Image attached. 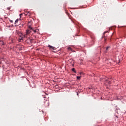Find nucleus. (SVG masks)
<instances>
[{
  "label": "nucleus",
  "instance_id": "1",
  "mask_svg": "<svg viewBox=\"0 0 126 126\" xmlns=\"http://www.w3.org/2000/svg\"><path fill=\"white\" fill-rule=\"evenodd\" d=\"M32 32V30H28L27 31V33L25 35V37H27V35H29Z\"/></svg>",
  "mask_w": 126,
  "mask_h": 126
},
{
  "label": "nucleus",
  "instance_id": "2",
  "mask_svg": "<svg viewBox=\"0 0 126 126\" xmlns=\"http://www.w3.org/2000/svg\"><path fill=\"white\" fill-rule=\"evenodd\" d=\"M67 50L68 51H71V52H73V50H72V48L70 47H68Z\"/></svg>",
  "mask_w": 126,
  "mask_h": 126
},
{
  "label": "nucleus",
  "instance_id": "3",
  "mask_svg": "<svg viewBox=\"0 0 126 126\" xmlns=\"http://www.w3.org/2000/svg\"><path fill=\"white\" fill-rule=\"evenodd\" d=\"M48 47L49 48V49H53V50H55V47H53L50 45H48Z\"/></svg>",
  "mask_w": 126,
  "mask_h": 126
},
{
  "label": "nucleus",
  "instance_id": "4",
  "mask_svg": "<svg viewBox=\"0 0 126 126\" xmlns=\"http://www.w3.org/2000/svg\"><path fill=\"white\" fill-rule=\"evenodd\" d=\"M0 45H4V43L3 42V41L0 40Z\"/></svg>",
  "mask_w": 126,
  "mask_h": 126
},
{
  "label": "nucleus",
  "instance_id": "5",
  "mask_svg": "<svg viewBox=\"0 0 126 126\" xmlns=\"http://www.w3.org/2000/svg\"><path fill=\"white\" fill-rule=\"evenodd\" d=\"M72 71H73L74 73H76V71H75V68H72Z\"/></svg>",
  "mask_w": 126,
  "mask_h": 126
},
{
  "label": "nucleus",
  "instance_id": "6",
  "mask_svg": "<svg viewBox=\"0 0 126 126\" xmlns=\"http://www.w3.org/2000/svg\"><path fill=\"white\" fill-rule=\"evenodd\" d=\"M29 28L30 30H33V28H32V27H31V26H29Z\"/></svg>",
  "mask_w": 126,
  "mask_h": 126
},
{
  "label": "nucleus",
  "instance_id": "7",
  "mask_svg": "<svg viewBox=\"0 0 126 126\" xmlns=\"http://www.w3.org/2000/svg\"><path fill=\"white\" fill-rule=\"evenodd\" d=\"M19 20L18 19H17V20H16V21H15V24H16V23H18Z\"/></svg>",
  "mask_w": 126,
  "mask_h": 126
},
{
  "label": "nucleus",
  "instance_id": "8",
  "mask_svg": "<svg viewBox=\"0 0 126 126\" xmlns=\"http://www.w3.org/2000/svg\"><path fill=\"white\" fill-rule=\"evenodd\" d=\"M32 31H33L34 33H36V32H37V30H34V29H32Z\"/></svg>",
  "mask_w": 126,
  "mask_h": 126
},
{
  "label": "nucleus",
  "instance_id": "9",
  "mask_svg": "<svg viewBox=\"0 0 126 126\" xmlns=\"http://www.w3.org/2000/svg\"><path fill=\"white\" fill-rule=\"evenodd\" d=\"M77 79L78 80H79L80 79V78H81V76H77Z\"/></svg>",
  "mask_w": 126,
  "mask_h": 126
},
{
  "label": "nucleus",
  "instance_id": "10",
  "mask_svg": "<svg viewBox=\"0 0 126 126\" xmlns=\"http://www.w3.org/2000/svg\"><path fill=\"white\" fill-rule=\"evenodd\" d=\"M108 82L109 84H111V80H110V79H108L107 81H106Z\"/></svg>",
  "mask_w": 126,
  "mask_h": 126
},
{
  "label": "nucleus",
  "instance_id": "11",
  "mask_svg": "<svg viewBox=\"0 0 126 126\" xmlns=\"http://www.w3.org/2000/svg\"><path fill=\"white\" fill-rule=\"evenodd\" d=\"M30 41L31 43H32V42L33 41V39H30Z\"/></svg>",
  "mask_w": 126,
  "mask_h": 126
},
{
  "label": "nucleus",
  "instance_id": "12",
  "mask_svg": "<svg viewBox=\"0 0 126 126\" xmlns=\"http://www.w3.org/2000/svg\"><path fill=\"white\" fill-rule=\"evenodd\" d=\"M10 22H11V23H13V21L11 20H9Z\"/></svg>",
  "mask_w": 126,
  "mask_h": 126
},
{
  "label": "nucleus",
  "instance_id": "13",
  "mask_svg": "<svg viewBox=\"0 0 126 126\" xmlns=\"http://www.w3.org/2000/svg\"><path fill=\"white\" fill-rule=\"evenodd\" d=\"M110 48V47L108 46L107 48H106V51H108V49Z\"/></svg>",
  "mask_w": 126,
  "mask_h": 126
},
{
  "label": "nucleus",
  "instance_id": "14",
  "mask_svg": "<svg viewBox=\"0 0 126 126\" xmlns=\"http://www.w3.org/2000/svg\"><path fill=\"white\" fill-rule=\"evenodd\" d=\"M110 48V47L108 46L107 48H106V51H108V49Z\"/></svg>",
  "mask_w": 126,
  "mask_h": 126
},
{
  "label": "nucleus",
  "instance_id": "15",
  "mask_svg": "<svg viewBox=\"0 0 126 126\" xmlns=\"http://www.w3.org/2000/svg\"><path fill=\"white\" fill-rule=\"evenodd\" d=\"M7 9H8V10H9V9H10V7H8L7 8Z\"/></svg>",
  "mask_w": 126,
  "mask_h": 126
},
{
  "label": "nucleus",
  "instance_id": "16",
  "mask_svg": "<svg viewBox=\"0 0 126 126\" xmlns=\"http://www.w3.org/2000/svg\"><path fill=\"white\" fill-rule=\"evenodd\" d=\"M108 31H106V32H104V35H105V34H106V33H108Z\"/></svg>",
  "mask_w": 126,
  "mask_h": 126
},
{
  "label": "nucleus",
  "instance_id": "17",
  "mask_svg": "<svg viewBox=\"0 0 126 126\" xmlns=\"http://www.w3.org/2000/svg\"><path fill=\"white\" fill-rule=\"evenodd\" d=\"M22 15V14H20V16H21Z\"/></svg>",
  "mask_w": 126,
  "mask_h": 126
},
{
  "label": "nucleus",
  "instance_id": "18",
  "mask_svg": "<svg viewBox=\"0 0 126 126\" xmlns=\"http://www.w3.org/2000/svg\"><path fill=\"white\" fill-rule=\"evenodd\" d=\"M104 40L106 41V38L104 37Z\"/></svg>",
  "mask_w": 126,
  "mask_h": 126
},
{
  "label": "nucleus",
  "instance_id": "19",
  "mask_svg": "<svg viewBox=\"0 0 126 126\" xmlns=\"http://www.w3.org/2000/svg\"><path fill=\"white\" fill-rule=\"evenodd\" d=\"M116 118H117L118 119V116H116Z\"/></svg>",
  "mask_w": 126,
  "mask_h": 126
},
{
  "label": "nucleus",
  "instance_id": "20",
  "mask_svg": "<svg viewBox=\"0 0 126 126\" xmlns=\"http://www.w3.org/2000/svg\"><path fill=\"white\" fill-rule=\"evenodd\" d=\"M29 13V12H28V14Z\"/></svg>",
  "mask_w": 126,
  "mask_h": 126
},
{
  "label": "nucleus",
  "instance_id": "21",
  "mask_svg": "<svg viewBox=\"0 0 126 126\" xmlns=\"http://www.w3.org/2000/svg\"><path fill=\"white\" fill-rule=\"evenodd\" d=\"M103 37H105V35L103 36Z\"/></svg>",
  "mask_w": 126,
  "mask_h": 126
},
{
  "label": "nucleus",
  "instance_id": "22",
  "mask_svg": "<svg viewBox=\"0 0 126 126\" xmlns=\"http://www.w3.org/2000/svg\"><path fill=\"white\" fill-rule=\"evenodd\" d=\"M81 73H80V74H81Z\"/></svg>",
  "mask_w": 126,
  "mask_h": 126
},
{
  "label": "nucleus",
  "instance_id": "23",
  "mask_svg": "<svg viewBox=\"0 0 126 126\" xmlns=\"http://www.w3.org/2000/svg\"><path fill=\"white\" fill-rule=\"evenodd\" d=\"M22 39H23L22 38L21 39V40H22Z\"/></svg>",
  "mask_w": 126,
  "mask_h": 126
},
{
  "label": "nucleus",
  "instance_id": "24",
  "mask_svg": "<svg viewBox=\"0 0 126 126\" xmlns=\"http://www.w3.org/2000/svg\"><path fill=\"white\" fill-rule=\"evenodd\" d=\"M77 95H78V94H77Z\"/></svg>",
  "mask_w": 126,
  "mask_h": 126
}]
</instances>
